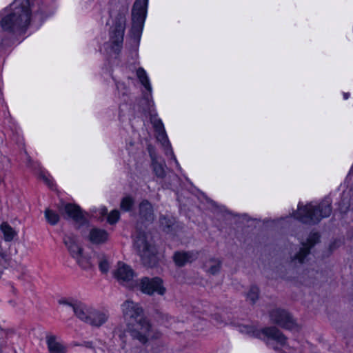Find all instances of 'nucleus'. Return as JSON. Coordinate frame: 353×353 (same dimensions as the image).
I'll list each match as a JSON object with an SVG mask.
<instances>
[{"instance_id":"c756f323","label":"nucleus","mask_w":353,"mask_h":353,"mask_svg":"<svg viewBox=\"0 0 353 353\" xmlns=\"http://www.w3.org/2000/svg\"><path fill=\"white\" fill-rule=\"evenodd\" d=\"M45 216L47 221L51 225H55L59 221V216L56 212L50 209L46 210Z\"/></svg>"},{"instance_id":"412c9836","label":"nucleus","mask_w":353,"mask_h":353,"mask_svg":"<svg viewBox=\"0 0 353 353\" xmlns=\"http://www.w3.org/2000/svg\"><path fill=\"white\" fill-rule=\"evenodd\" d=\"M46 342L50 353H65V348L57 341L54 336H47Z\"/></svg>"},{"instance_id":"6e6552de","label":"nucleus","mask_w":353,"mask_h":353,"mask_svg":"<svg viewBox=\"0 0 353 353\" xmlns=\"http://www.w3.org/2000/svg\"><path fill=\"white\" fill-rule=\"evenodd\" d=\"M123 315L129 325L138 321L144 317L142 307L131 300L125 301L121 305Z\"/></svg>"},{"instance_id":"2f4dec72","label":"nucleus","mask_w":353,"mask_h":353,"mask_svg":"<svg viewBox=\"0 0 353 353\" xmlns=\"http://www.w3.org/2000/svg\"><path fill=\"white\" fill-rule=\"evenodd\" d=\"M157 138L159 141H161L163 146L169 145V143L168 141L167 136L165 134V130L157 132Z\"/></svg>"},{"instance_id":"4be33fe9","label":"nucleus","mask_w":353,"mask_h":353,"mask_svg":"<svg viewBox=\"0 0 353 353\" xmlns=\"http://www.w3.org/2000/svg\"><path fill=\"white\" fill-rule=\"evenodd\" d=\"M221 261L219 259L211 258L205 261L204 268L210 274H217L221 269Z\"/></svg>"},{"instance_id":"f257e3e1","label":"nucleus","mask_w":353,"mask_h":353,"mask_svg":"<svg viewBox=\"0 0 353 353\" xmlns=\"http://www.w3.org/2000/svg\"><path fill=\"white\" fill-rule=\"evenodd\" d=\"M29 0H14L10 10L1 19V26L4 30L14 31L26 28L30 23Z\"/></svg>"},{"instance_id":"aec40b11","label":"nucleus","mask_w":353,"mask_h":353,"mask_svg":"<svg viewBox=\"0 0 353 353\" xmlns=\"http://www.w3.org/2000/svg\"><path fill=\"white\" fill-rule=\"evenodd\" d=\"M79 266L83 270H88L94 266L92 257L85 251H82L77 258L74 259Z\"/></svg>"},{"instance_id":"4468645a","label":"nucleus","mask_w":353,"mask_h":353,"mask_svg":"<svg viewBox=\"0 0 353 353\" xmlns=\"http://www.w3.org/2000/svg\"><path fill=\"white\" fill-rule=\"evenodd\" d=\"M108 316L107 312L97 310L93 307L85 323L92 326L100 327L108 321Z\"/></svg>"},{"instance_id":"5701e85b","label":"nucleus","mask_w":353,"mask_h":353,"mask_svg":"<svg viewBox=\"0 0 353 353\" xmlns=\"http://www.w3.org/2000/svg\"><path fill=\"white\" fill-rule=\"evenodd\" d=\"M0 230L3 233L5 241H12L17 236V232L6 222H3L0 225Z\"/></svg>"},{"instance_id":"9d476101","label":"nucleus","mask_w":353,"mask_h":353,"mask_svg":"<svg viewBox=\"0 0 353 353\" xmlns=\"http://www.w3.org/2000/svg\"><path fill=\"white\" fill-rule=\"evenodd\" d=\"M114 276L120 283L128 288H132L136 285L137 282L134 280V278L136 277L135 273L129 265L124 263H118L117 268L114 271Z\"/></svg>"},{"instance_id":"9b49d317","label":"nucleus","mask_w":353,"mask_h":353,"mask_svg":"<svg viewBox=\"0 0 353 353\" xmlns=\"http://www.w3.org/2000/svg\"><path fill=\"white\" fill-rule=\"evenodd\" d=\"M59 210L65 218L71 219L77 223L83 225L86 223L84 214L75 204L61 203L59 205Z\"/></svg>"},{"instance_id":"72a5a7b5","label":"nucleus","mask_w":353,"mask_h":353,"mask_svg":"<svg viewBox=\"0 0 353 353\" xmlns=\"http://www.w3.org/2000/svg\"><path fill=\"white\" fill-rule=\"evenodd\" d=\"M152 123L155 128L156 132L162 131L164 130V127L162 121L157 118L151 119Z\"/></svg>"},{"instance_id":"f03ea898","label":"nucleus","mask_w":353,"mask_h":353,"mask_svg":"<svg viewBox=\"0 0 353 353\" xmlns=\"http://www.w3.org/2000/svg\"><path fill=\"white\" fill-rule=\"evenodd\" d=\"M330 199L323 201L317 208L311 204L299 206L297 212L293 214L295 219L302 223L314 224L318 223L321 218L327 217L331 214Z\"/></svg>"},{"instance_id":"423d86ee","label":"nucleus","mask_w":353,"mask_h":353,"mask_svg":"<svg viewBox=\"0 0 353 353\" xmlns=\"http://www.w3.org/2000/svg\"><path fill=\"white\" fill-rule=\"evenodd\" d=\"M135 286L143 293L150 296L154 294L163 296L166 292L163 280L159 277H143L139 282L136 283Z\"/></svg>"},{"instance_id":"393cba45","label":"nucleus","mask_w":353,"mask_h":353,"mask_svg":"<svg viewBox=\"0 0 353 353\" xmlns=\"http://www.w3.org/2000/svg\"><path fill=\"white\" fill-rule=\"evenodd\" d=\"M137 76L145 88L148 91L151 92L152 88L145 71L141 68H139L137 70Z\"/></svg>"},{"instance_id":"cd10ccee","label":"nucleus","mask_w":353,"mask_h":353,"mask_svg":"<svg viewBox=\"0 0 353 353\" xmlns=\"http://www.w3.org/2000/svg\"><path fill=\"white\" fill-rule=\"evenodd\" d=\"M160 225L164 231L170 232L172 231L174 225V220L166 217H161L160 218Z\"/></svg>"},{"instance_id":"bb28decb","label":"nucleus","mask_w":353,"mask_h":353,"mask_svg":"<svg viewBox=\"0 0 353 353\" xmlns=\"http://www.w3.org/2000/svg\"><path fill=\"white\" fill-rule=\"evenodd\" d=\"M79 300L74 298H62L58 301V303L59 305L72 308L73 312H74L77 305L79 304Z\"/></svg>"},{"instance_id":"39448f33","label":"nucleus","mask_w":353,"mask_h":353,"mask_svg":"<svg viewBox=\"0 0 353 353\" xmlns=\"http://www.w3.org/2000/svg\"><path fill=\"white\" fill-rule=\"evenodd\" d=\"M241 332L251 334L257 338L265 336L271 339L276 341L281 346H284L286 344V338L285 336L274 327H266L259 330L252 326H245L242 328Z\"/></svg>"},{"instance_id":"c85d7f7f","label":"nucleus","mask_w":353,"mask_h":353,"mask_svg":"<svg viewBox=\"0 0 353 353\" xmlns=\"http://www.w3.org/2000/svg\"><path fill=\"white\" fill-rule=\"evenodd\" d=\"M98 263L99 269L103 273H106L108 272L110 268V263L105 256L103 254L99 255Z\"/></svg>"},{"instance_id":"0eeeda50","label":"nucleus","mask_w":353,"mask_h":353,"mask_svg":"<svg viewBox=\"0 0 353 353\" xmlns=\"http://www.w3.org/2000/svg\"><path fill=\"white\" fill-rule=\"evenodd\" d=\"M148 0H136L132 10V30L140 34L146 16Z\"/></svg>"},{"instance_id":"f8f14e48","label":"nucleus","mask_w":353,"mask_h":353,"mask_svg":"<svg viewBox=\"0 0 353 353\" xmlns=\"http://www.w3.org/2000/svg\"><path fill=\"white\" fill-rule=\"evenodd\" d=\"M271 320L281 326L282 327L288 330H294L297 328V325L294 322L290 314L285 310L281 309L273 310L270 313Z\"/></svg>"},{"instance_id":"20e7f679","label":"nucleus","mask_w":353,"mask_h":353,"mask_svg":"<svg viewBox=\"0 0 353 353\" xmlns=\"http://www.w3.org/2000/svg\"><path fill=\"white\" fill-rule=\"evenodd\" d=\"M129 331L132 339L138 340L143 344L161 336V332L155 330L145 317L129 326Z\"/></svg>"},{"instance_id":"dca6fc26","label":"nucleus","mask_w":353,"mask_h":353,"mask_svg":"<svg viewBox=\"0 0 353 353\" xmlns=\"http://www.w3.org/2000/svg\"><path fill=\"white\" fill-rule=\"evenodd\" d=\"M64 243L67 247L70 256L73 259L77 258V256H79V254H80L81 252L84 250L78 239L74 236H65L64 239Z\"/></svg>"},{"instance_id":"f3484780","label":"nucleus","mask_w":353,"mask_h":353,"mask_svg":"<svg viewBox=\"0 0 353 353\" xmlns=\"http://www.w3.org/2000/svg\"><path fill=\"white\" fill-rule=\"evenodd\" d=\"M88 239L93 244H101L107 241L108 234L104 230L92 228L89 232Z\"/></svg>"},{"instance_id":"2eb2a0df","label":"nucleus","mask_w":353,"mask_h":353,"mask_svg":"<svg viewBox=\"0 0 353 353\" xmlns=\"http://www.w3.org/2000/svg\"><path fill=\"white\" fill-rule=\"evenodd\" d=\"M198 257L197 252L193 251H181L176 252L173 256L174 261L176 265L183 266L188 263L195 261Z\"/></svg>"},{"instance_id":"f704fd0d","label":"nucleus","mask_w":353,"mask_h":353,"mask_svg":"<svg viewBox=\"0 0 353 353\" xmlns=\"http://www.w3.org/2000/svg\"><path fill=\"white\" fill-rule=\"evenodd\" d=\"M41 178L49 187L52 188V182L48 177L46 176H41Z\"/></svg>"},{"instance_id":"6ab92c4d","label":"nucleus","mask_w":353,"mask_h":353,"mask_svg":"<svg viewBox=\"0 0 353 353\" xmlns=\"http://www.w3.org/2000/svg\"><path fill=\"white\" fill-rule=\"evenodd\" d=\"M139 215L141 219L147 221H152L154 220L153 208L148 201L143 200L139 204Z\"/></svg>"},{"instance_id":"7ed1b4c3","label":"nucleus","mask_w":353,"mask_h":353,"mask_svg":"<svg viewBox=\"0 0 353 353\" xmlns=\"http://www.w3.org/2000/svg\"><path fill=\"white\" fill-rule=\"evenodd\" d=\"M134 246L145 265L152 266L156 263L157 250L152 243L150 234L137 230L134 235Z\"/></svg>"},{"instance_id":"7c9ffc66","label":"nucleus","mask_w":353,"mask_h":353,"mask_svg":"<svg viewBox=\"0 0 353 353\" xmlns=\"http://www.w3.org/2000/svg\"><path fill=\"white\" fill-rule=\"evenodd\" d=\"M134 205V200L132 197L128 196L122 199L120 208L124 211H130Z\"/></svg>"},{"instance_id":"c9c22d12","label":"nucleus","mask_w":353,"mask_h":353,"mask_svg":"<svg viewBox=\"0 0 353 353\" xmlns=\"http://www.w3.org/2000/svg\"><path fill=\"white\" fill-rule=\"evenodd\" d=\"M0 256H1V258H4L5 255H4L3 252H0Z\"/></svg>"},{"instance_id":"b1692460","label":"nucleus","mask_w":353,"mask_h":353,"mask_svg":"<svg viewBox=\"0 0 353 353\" xmlns=\"http://www.w3.org/2000/svg\"><path fill=\"white\" fill-rule=\"evenodd\" d=\"M246 301L254 305L259 300L260 296L259 288L256 285H251L245 292Z\"/></svg>"},{"instance_id":"1a4fd4ad","label":"nucleus","mask_w":353,"mask_h":353,"mask_svg":"<svg viewBox=\"0 0 353 353\" xmlns=\"http://www.w3.org/2000/svg\"><path fill=\"white\" fill-rule=\"evenodd\" d=\"M319 239L320 236L319 233H311L306 241L301 243V248L299 252L292 257V261L300 264L303 263L305 258L310 253L311 248L319 242Z\"/></svg>"},{"instance_id":"a211bd4d","label":"nucleus","mask_w":353,"mask_h":353,"mask_svg":"<svg viewBox=\"0 0 353 353\" xmlns=\"http://www.w3.org/2000/svg\"><path fill=\"white\" fill-rule=\"evenodd\" d=\"M92 308L93 306L79 301V304L74 312V314L79 320L85 323L88 318L90 316V314L91 313Z\"/></svg>"},{"instance_id":"ddd939ff","label":"nucleus","mask_w":353,"mask_h":353,"mask_svg":"<svg viewBox=\"0 0 353 353\" xmlns=\"http://www.w3.org/2000/svg\"><path fill=\"white\" fill-rule=\"evenodd\" d=\"M125 17L119 14L116 18L115 25L110 36L112 42L116 46H119L123 39L124 30L125 27Z\"/></svg>"},{"instance_id":"a878e982","label":"nucleus","mask_w":353,"mask_h":353,"mask_svg":"<svg viewBox=\"0 0 353 353\" xmlns=\"http://www.w3.org/2000/svg\"><path fill=\"white\" fill-rule=\"evenodd\" d=\"M150 155L152 159V166L153 170L155 174L160 178H163L165 175V172L164 170V166L162 163L157 161V160L154 158L153 154L150 152Z\"/></svg>"},{"instance_id":"473e14b6","label":"nucleus","mask_w":353,"mask_h":353,"mask_svg":"<svg viewBox=\"0 0 353 353\" xmlns=\"http://www.w3.org/2000/svg\"><path fill=\"white\" fill-rule=\"evenodd\" d=\"M119 218V212L117 210H112L108 216V221L110 223H116Z\"/></svg>"}]
</instances>
